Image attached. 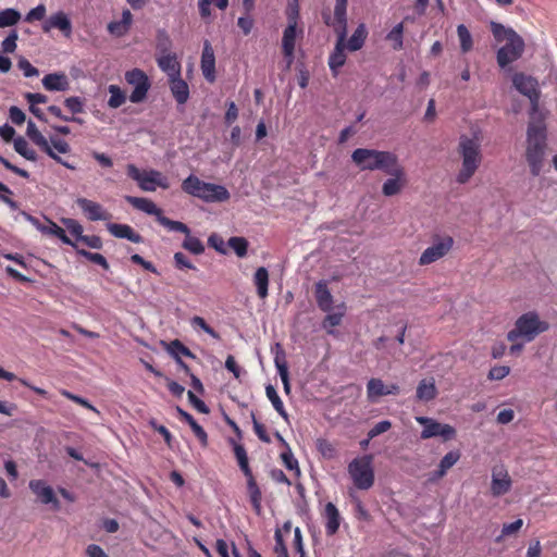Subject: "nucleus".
Here are the masks:
<instances>
[{
	"mask_svg": "<svg viewBox=\"0 0 557 557\" xmlns=\"http://www.w3.org/2000/svg\"><path fill=\"white\" fill-rule=\"evenodd\" d=\"M347 2L348 0H335L333 17L324 15L325 23L331 26L336 36V44L329 57V66L334 76L346 62V35H347Z\"/></svg>",
	"mask_w": 557,
	"mask_h": 557,
	"instance_id": "1",
	"label": "nucleus"
},
{
	"mask_svg": "<svg viewBox=\"0 0 557 557\" xmlns=\"http://www.w3.org/2000/svg\"><path fill=\"white\" fill-rule=\"evenodd\" d=\"M481 139L479 133H473L471 136L461 135L459 138L458 152L461 157V168L456 177L459 184L468 183L481 164Z\"/></svg>",
	"mask_w": 557,
	"mask_h": 557,
	"instance_id": "2",
	"label": "nucleus"
},
{
	"mask_svg": "<svg viewBox=\"0 0 557 557\" xmlns=\"http://www.w3.org/2000/svg\"><path fill=\"white\" fill-rule=\"evenodd\" d=\"M492 33L498 42L506 44L497 51V63L504 69L521 58L524 51V40L512 28L492 22Z\"/></svg>",
	"mask_w": 557,
	"mask_h": 557,
	"instance_id": "3",
	"label": "nucleus"
},
{
	"mask_svg": "<svg viewBox=\"0 0 557 557\" xmlns=\"http://www.w3.org/2000/svg\"><path fill=\"white\" fill-rule=\"evenodd\" d=\"M545 148V126L541 120H536V116L532 114L527 133L525 156L533 175H539L542 170Z\"/></svg>",
	"mask_w": 557,
	"mask_h": 557,
	"instance_id": "4",
	"label": "nucleus"
},
{
	"mask_svg": "<svg viewBox=\"0 0 557 557\" xmlns=\"http://www.w3.org/2000/svg\"><path fill=\"white\" fill-rule=\"evenodd\" d=\"M397 159L394 152L370 148H358L351 153V160L360 171L385 172Z\"/></svg>",
	"mask_w": 557,
	"mask_h": 557,
	"instance_id": "5",
	"label": "nucleus"
},
{
	"mask_svg": "<svg viewBox=\"0 0 557 557\" xmlns=\"http://www.w3.org/2000/svg\"><path fill=\"white\" fill-rule=\"evenodd\" d=\"M182 188L185 193L206 202H222L230 199V193L224 186L203 182L195 175L185 178Z\"/></svg>",
	"mask_w": 557,
	"mask_h": 557,
	"instance_id": "6",
	"label": "nucleus"
},
{
	"mask_svg": "<svg viewBox=\"0 0 557 557\" xmlns=\"http://www.w3.org/2000/svg\"><path fill=\"white\" fill-rule=\"evenodd\" d=\"M548 323L540 319L535 312H527L518 318L515 327L508 332L507 338L516 343L518 339L532 342L537 335L548 330Z\"/></svg>",
	"mask_w": 557,
	"mask_h": 557,
	"instance_id": "7",
	"label": "nucleus"
},
{
	"mask_svg": "<svg viewBox=\"0 0 557 557\" xmlns=\"http://www.w3.org/2000/svg\"><path fill=\"white\" fill-rule=\"evenodd\" d=\"M348 474L359 490H369L374 484L372 457L369 455L355 458L348 465Z\"/></svg>",
	"mask_w": 557,
	"mask_h": 557,
	"instance_id": "8",
	"label": "nucleus"
},
{
	"mask_svg": "<svg viewBox=\"0 0 557 557\" xmlns=\"http://www.w3.org/2000/svg\"><path fill=\"white\" fill-rule=\"evenodd\" d=\"M126 170L128 176L136 181L144 191H154L158 187L163 189L170 187L168 177L157 170L140 171L134 164H128Z\"/></svg>",
	"mask_w": 557,
	"mask_h": 557,
	"instance_id": "9",
	"label": "nucleus"
},
{
	"mask_svg": "<svg viewBox=\"0 0 557 557\" xmlns=\"http://www.w3.org/2000/svg\"><path fill=\"white\" fill-rule=\"evenodd\" d=\"M388 175L382 185V194L385 197L399 195L408 185V177L404 165L397 159L385 172Z\"/></svg>",
	"mask_w": 557,
	"mask_h": 557,
	"instance_id": "10",
	"label": "nucleus"
},
{
	"mask_svg": "<svg viewBox=\"0 0 557 557\" xmlns=\"http://www.w3.org/2000/svg\"><path fill=\"white\" fill-rule=\"evenodd\" d=\"M416 421L423 426L420 434L422 440L441 437L444 442H447L456 436V430L450 424L441 423L433 418L422 416L416 417Z\"/></svg>",
	"mask_w": 557,
	"mask_h": 557,
	"instance_id": "11",
	"label": "nucleus"
},
{
	"mask_svg": "<svg viewBox=\"0 0 557 557\" xmlns=\"http://www.w3.org/2000/svg\"><path fill=\"white\" fill-rule=\"evenodd\" d=\"M125 81L134 87L129 100L133 103L143 102L151 86L146 73L139 69H133L125 73Z\"/></svg>",
	"mask_w": 557,
	"mask_h": 557,
	"instance_id": "12",
	"label": "nucleus"
},
{
	"mask_svg": "<svg viewBox=\"0 0 557 557\" xmlns=\"http://www.w3.org/2000/svg\"><path fill=\"white\" fill-rule=\"evenodd\" d=\"M454 239L450 236L436 238L431 246L425 248L419 258L420 265L432 264L444 258L451 250Z\"/></svg>",
	"mask_w": 557,
	"mask_h": 557,
	"instance_id": "13",
	"label": "nucleus"
},
{
	"mask_svg": "<svg viewBox=\"0 0 557 557\" xmlns=\"http://www.w3.org/2000/svg\"><path fill=\"white\" fill-rule=\"evenodd\" d=\"M512 487V479L504 465H496L491 470L490 493L493 497L508 494Z\"/></svg>",
	"mask_w": 557,
	"mask_h": 557,
	"instance_id": "14",
	"label": "nucleus"
},
{
	"mask_svg": "<svg viewBox=\"0 0 557 557\" xmlns=\"http://www.w3.org/2000/svg\"><path fill=\"white\" fill-rule=\"evenodd\" d=\"M512 84L517 90H519L522 95L527 96L532 103V114L536 116L537 114V83L531 76H527L522 73H517L512 76Z\"/></svg>",
	"mask_w": 557,
	"mask_h": 557,
	"instance_id": "15",
	"label": "nucleus"
},
{
	"mask_svg": "<svg viewBox=\"0 0 557 557\" xmlns=\"http://www.w3.org/2000/svg\"><path fill=\"white\" fill-rule=\"evenodd\" d=\"M399 392L397 384H385L381 379L372 377L367 383V397L371 403H376L382 396L398 395Z\"/></svg>",
	"mask_w": 557,
	"mask_h": 557,
	"instance_id": "16",
	"label": "nucleus"
},
{
	"mask_svg": "<svg viewBox=\"0 0 557 557\" xmlns=\"http://www.w3.org/2000/svg\"><path fill=\"white\" fill-rule=\"evenodd\" d=\"M301 35L302 29H298L297 26H295V22L293 21L292 24H287L286 28L283 32L282 49L284 57L287 61V67H289L294 61L296 39L298 36Z\"/></svg>",
	"mask_w": 557,
	"mask_h": 557,
	"instance_id": "17",
	"label": "nucleus"
},
{
	"mask_svg": "<svg viewBox=\"0 0 557 557\" xmlns=\"http://www.w3.org/2000/svg\"><path fill=\"white\" fill-rule=\"evenodd\" d=\"M53 28L59 29L65 37L71 36L72 23L66 13L58 11L50 15L42 24V30L45 33H48Z\"/></svg>",
	"mask_w": 557,
	"mask_h": 557,
	"instance_id": "18",
	"label": "nucleus"
},
{
	"mask_svg": "<svg viewBox=\"0 0 557 557\" xmlns=\"http://www.w3.org/2000/svg\"><path fill=\"white\" fill-rule=\"evenodd\" d=\"M76 203L90 221H107L111 218L110 213L96 201L87 198H77Z\"/></svg>",
	"mask_w": 557,
	"mask_h": 557,
	"instance_id": "19",
	"label": "nucleus"
},
{
	"mask_svg": "<svg viewBox=\"0 0 557 557\" xmlns=\"http://www.w3.org/2000/svg\"><path fill=\"white\" fill-rule=\"evenodd\" d=\"M27 220L42 234L58 237L63 244L75 247V244L66 236L65 231L54 222L47 220L40 223L37 219L28 215Z\"/></svg>",
	"mask_w": 557,
	"mask_h": 557,
	"instance_id": "20",
	"label": "nucleus"
},
{
	"mask_svg": "<svg viewBox=\"0 0 557 557\" xmlns=\"http://www.w3.org/2000/svg\"><path fill=\"white\" fill-rule=\"evenodd\" d=\"M29 488L40 500V503L46 505L52 504L54 508L59 507V502L52 487L44 480H32L29 482Z\"/></svg>",
	"mask_w": 557,
	"mask_h": 557,
	"instance_id": "21",
	"label": "nucleus"
},
{
	"mask_svg": "<svg viewBox=\"0 0 557 557\" xmlns=\"http://www.w3.org/2000/svg\"><path fill=\"white\" fill-rule=\"evenodd\" d=\"M200 67L205 78L213 83L215 81V57L213 48L208 40L203 42Z\"/></svg>",
	"mask_w": 557,
	"mask_h": 557,
	"instance_id": "22",
	"label": "nucleus"
},
{
	"mask_svg": "<svg viewBox=\"0 0 557 557\" xmlns=\"http://www.w3.org/2000/svg\"><path fill=\"white\" fill-rule=\"evenodd\" d=\"M48 147L50 149V153H47L51 159L57 161L58 163L64 165L70 170H74L75 166L64 161L60 154H66L71 151V147L69 143L59 137H50L48 139Z\"/></svg>",
	"mask_w": 557,
	"mask_h": 557,
	"instance_id": "23",
	"label": "nucleus"
},
{
	"mask_svg": "<svg viewBox=\"0 0 557 557\" xmlns=\"http://www.w3.org/2000/svg\"><path fill=\"white\" fill-rule=\"evenodd\" d=\"M460 459L458 450L448 451L440 461L437 469L430 473L429 482L435 483L443 479L449 469H451Z\"/></svg>",
	"mask_w": 557,
	"mask_h": 557,
	"instance_id": "24",
	"label": "nucleus"
},
{
	"mask_svg": "<svg viewBox=\"0 0 557 557\" xmlns=\"http://www.w3.org/2000/svg\"><path fill=\"white\" fill-rule=\"evenodd\" d=\"M346 304L342 301L335 305L332 311H325L326 315L322 321V327L326 331L327 334H335L334 329L342 323V320L346 314Z\"/></svg>",
	"mask_w": 557,
	"mask_h": 557,
	"instance_id": "25",
	"label": "nucleus"
},
{
	"mask_svg": "<svg viewBox=\"0 0 557 557\" xmlns=\"http://www.w3.org/2000/svg\"><path fill=\"white\" fill-rule=\"evenodd\" d=\"M157 62L169 79L181 75V63L174 53L161 54L157 58Z\"/></svg>",
	"mask_w": 557,
	"mask_h": 557,
	"instance_id": "26",
	"label": "nucleus"
},
{
	"mask_svg": "<svg viewBox=\"0 0 557 557\" xmlns=\"http://www.w3.org/2000/svg\"><path fill=\"white\" fill-rule=\"evenodd\" d=\"M314 295H315V300H317L318 307L322 311H332L333 310V308L335 307V305H333V296H332L330 289L327 288V285L325 282L320 281L315 284Z\"/></svg>",
	"mask_w": 557,
	"mask_h": 557,
	"instance_id": "27",
	"label": "nucleus"
},
{
	"mask_svg": "<svg viewBox=\"0 0 557 557\" xmlns=\"http://www.w3.org/2000/svg\"><path fill=\"white\" fill-rule=\"evenodd\" d=\"M323 518L325 520V530L329 535L337 532L341 524V515L333 503H327L324 507Z\"/></svg>",
	"mask_w": 557,
	"mask_h": 557,
	"instance_id": "28",
	"label": "nucleus"
},
{
	"mask_svg": "<svg viewBox=\"0 0 557 557\" xmlns=\"http://www.w3.org/2000/svg\"><path fill=\"white\" fill-rule=\"evenodd\" d=\"M437 396V387L433 377L423 379L418 383L416 397L420 401H431Z\"/></svg>",
	"mask_w": 557,
	"mask_h": 557,
	"instance_id": "29",
	"label": "nucleus"
},
{
	"mask_svg": "<svg viewBox=\"0 0 557 557\" xmlns=\"http://www.w3.org/2000/svg\"><path fill=\"white\" fill-rule=\"evenodd\" d=\"M42 85L49 91H65L70 87V81L63 73H52L42 78Z\"/></svg>",
	"mask_w": 557,
	"mask_h": 557,
	"instance_id": "30",
	"label": "nucleus"
},
{
	"mask_svg": "<svg viewBox=\"0 0 557 557\" xmlns=\"http://www.w3.org/2000/svg\"><path fill=\"white\" fill-rule=\"evenodd\" d=\"M107 228L111 235L117 238H126L132 243H141L143 238L139 234L127 224L108 223Z\"/></svg>",
	"mask_w": 557,
	"mask_h": 557,
	"instance_id": "31",
	"label": "nucleus"
},
{
	"mask_svg": "<svg viewBox=\"0 0 557 557\" xmlns=\"http://www.w3.org/2000/svg\"><path fill=\"white\" fill-rule=\"evenodd\" d=\"M125 200L131 203L134 208L150 214L154 215L157 220L159 221L160 216L162 215L161 209H159L153 201L147 198H140V197H133V196H126Z\"/></svg>",
	"mask_w": 557,
	"mask_h": 557,
	"instance_id": "32",
	"label": "nucleus"
},
{
	"mask_svg": "<svg viewBox=\"0 0 557 557\" xmlns=\"http://www.w3.org/2000/svg\"><path fill=\"white\" fill-rule=\"evenodd\" d=\"M133 22V15L128 9L123 10L121 21H113L108 24V30L115 37L127 34Z\"/></svg>",
	"mask_w": 557,
	"mask_h": 557,
	"instance_id": "33",
	"label": "nucleus"
},
{
	"mask_svg": "<svg viewBox=\"0 0 557 557\" xmlns=\"http://www.w3.org/2000/svg\"><path fill=\"white\" fill-rule=\"evenodd\" d=\"M169 83L171 92L175 100L180 104L186 103L189 98V87L187 83L181 78V75L170 78Z\"/></svg>",
	"mask_w": 557,
	"mask_h": 557,
	"instance_id": "34",
	"label": "nucleus"
},
{
	"mask_svg": "<svg viewBox=\"0 0 557 557\" xmlns=\"http://www.w3.org/2000/svg\"><path fill=\"white\" fill-rule=\"evenodd\" d=\"M367 37H368L367 26L364 23H360L357 26V28L355 29V32L352 33V35L350 36V38L348 40L346 39V48L349 51L360 50L363 47Z\"/></svg>",
	"mask_w": 557,
	"mask_h": 557,
	"instance_id": "35",
	"label": "nucleus"
},
{
	"mask_svg": "<svg viewBox=\"0 0 557 557\" xmlns=\"http://www.w3.org/2000/svg\"><path fill=\"white\" fill-rule=\"evenodd\" d=\"M253 284L257 288V294L259 298H267L269 286V272L264 267H260L256 270L253 274Z\"/></svg>",
	"mask_w": 557,
	"mask_h": 557,
	"instance_id": "36",
	"label": "nucleus"
},
{
	"mask_svg": "<svg viewBox=\"0 0 557 557\" xmlns=\"http://www.w3.org/2000/svg\"><path fill=\"white\" fill-rule=\"evenodd\" d=\"M26 135L28 138L38 146L44 152L50 153V149L48 147V138H46L37 128L36 124L33 121H28Z\"/></svg>",
	"mask_w": 557,
	"mask_h": 557,
	"instance_id": "37",
	"label": "nucleus"
},
{
	"mask_svg": "<svg viewBox=\"0 0 557 557\" xmlns=\"http://www.w3.org/2000/svg\"><path fill=\"white\" fill-rule=\"evenodd\" d=\"M404 23L396 24L386 35L385 39L391 42L394 50H401L404 47Z\"/></svg>",
	"mask_w": 557,
	"mask_h": 557,
	"instance_id": "38",
	"label": "nucleus"
},
{
	"mask_svg": "<svg viewBox=\"0 0 557 557\" xmlns=\"http://www.w3.org/2000/svg\"><path fill=\"white\" fill-rule=\"evenodd\" d=\"M523 524L524 522L522 519H517L510 523H504L499 535L496 537V541L502 542L507 539L516 537Z\"/></svg>",
	"mask_w": 557,
	"mask_h": 557,
	"instance_id": "39",
	"label": "nucleus"
},
{
	"mask_svg": "<svg viewBox=\"0 0 557 557\" xmlns=\"http://www.w3.org/2000/svg\"><path fill=\"white\" fill-rule=\"evenodd\" d=\"M177 413L187 422V424L190 425L191 430L194 431L195 435L198 437V440L206 445L207 444V433L205 430L196 422V420L185 410L177 407L176 408Z\"/></svg>",
	"mask_w": 557,
	"mask_h": 557,
	"instance_id": "40",
	"label": "nucleus"
},
{
	"mask_svg": "<svg viewBox=\"0 0 557 557\" xmlns=\"http://www.w3.org/2000/svg\"><path fill=\"white\" fill-rule=\"evenodd\" d=\"M265 394L269 400L271 401L274 409L277 411V413L285 420L288 421V413L286 412L283 401L280 398L276 389L272 385H268L265 387Z\"/></svg>",
	"mask_w": 557,
	"mask_h": 557,
	"instance_id": "41",
	"label": "nucleus"
},
{
	"mask_svg": "<svg viewBox=\"0 0 557 557\" xmlns=\"http://www.w3.org/2000/svg\"><path fill=\"white\" fill-rule=\"evenodd\" d=\"M108 91L110 94L108 100L109 108L117 109L125 103L126 95L117 85H109Z\"/></svg>",
	"mask_w": 557,
	"mask_h": 557,
	"instance_id": "42",
	"label": "nucleus"
},
{
	"mask_svg": "<svg viewBox=\"0 0 557 557\" xmlns=\"http://www.w3.org/2000/svg\"><path fill=\"white\" fill-rule=\"evenodd\" d=\"M457 36L459 39L461 52L468 53L471 51L473 48V39L469 29L463 24L457 26Z\"/></svg>",
	"mask_w": 557,
	"mask_h": 557,
	"instance_id": "43",
	"label": "nucleus"
},
{
	"mask_svg": "<svg viewBox=\"0 0 557 557\" xmlns=\"http://www.w3.org/2000/svg\"><path fill=\"white\" fill-rule=\"evenodd\" d=\"M14 149L15 151L29 161H35L37 159V154L34 149L28 146V143L23 137H17L14 139Z\"/></svg>",
	"mask_w": 557,
	"mask_h": 557,
	"instance_id": "44",
	"label": "nucleus"
},
{
	"mask_svg": "<svg viewBox=\"0 0 557 557\" xmlns=\"http://www.w3.org/2000/svg\"><path fill=\"white\" fill-rule=\"evenodd\" d=\"M21 13L15 9H5L0 12V27H9L17 24Z\"/></svg>",
	"mask_w": 557,
	"mask_h": 557,
	"instance_id": "45",
	"label": "nucleus"
},
{
	"mask_svg": "<svg viewBox=\"0 0 557 557\" xmlns=\"http://www.w3.org/2000/svg\"><path fill=\"white\" fill-rule=\"evenodd\" d=\"M248 492L252 506L257 512L261 510V492L257 486L252 475L248 476Z\"/></svg>",
	"mask_w": 557,
	"mask_h": 557,
	"instance_id": "46",
	"label": "nucleus"
},
{
	"mask_svg": "<svg viewBox=\"0 0 557 557\" xmlns=\"http://www.w3.org/2000/svg\"><path fill=\"white\" fill-rule=\"evenodd\" d=\"M168 351L180 362L182 363L181 361V357L182 356H185V357H193V354L190 352V350L184 346L180 341L175 339L173 342H171L168 346Z\"/></svg>",
	"mask_w": 557,
	"mask_h": 557,
	"instance_id": "47",
	"label": "nucleus"
},
{
	"mask_svg": "<svg viewBox=\"0 0 557 557\" xmlns=\"http://www.w3.org/2000/svg\"><path fill=\"white\" fill-rule=\"evenodd\" d=\"M183 247L186 250H188L191 253H194V255H200L205 250V246L200 242V239H198L197 237L191 236L190 232L188 233V235H186V237H185V239L183 242Z\"/></svg>",
	"mask_w": 557,
	"mask_h": 557,
	"instance_id": "48",
	"label": "nucleus"
},
{
	"mask_svg": "<svg viewBox=\"0 0 557 557\" xmlns=\"http://www.w3.org/2000/svg\"><path fill=\"white\" fill-rule=\"evenodd\" d=\"M228 246L235 251V253L243 258L247 255L248 242L244 237H231L228 239Z\"/></svg>",
	"mask_w": 557,
	"mask_h": 557,
	"instance_id": "49",
	"label": "nucleus"
},
{
	"mask_svg": "<svg viewBox=\"0 0 557 557\" xmlns=\"http://www.w3.org/2000/svg\"><path fill=\"white\" fill-rule=\"evenodd\" d=\"M271 350L274 355V364L276 370L287 369L286 356L282 345L280 343H275Z\"/></svg>",
	"mask_w": 557,
	"mask_h": 557,
	"instance_id": "50",
	"label": "nucleus"
},
{
	"mask_svg": "<svg viewBox=\"0 0 557 557\" xmlns=\"http://www.w3.org/2000/svg\"><path fill=\"white\" fill-rule=\"evenodd\" d=\"M234 451H235V456L237 458L238 465H239L240 469L244 471L245 475L251 476V471L248 466L247 454H246V450L244 449V447L240 445H236L234 448Z\"/></svg>",
	"mask_w": 557,
	"mask_h": 557,
	"instance_id": "51",
	"label": "nucleus"
},
{
	"mask_svg": "<svg viewBox=\"0 0 557 557\" xmlns=\"http://www.w3.org/2000/svg\"><path fill=\"white\" fill-rule=\"evenodd\" d=\"M159 223L170 231L182 232L185 235H188L189 233V228L184 223L178 221H172L163 215L160 216Z\"/></svg>",
	"mask_w": 557,
	"mask_h": 557,
	"instance_id": "52",
	"label": "nucleus"
},
{
	"mask_svg": "<svg viewBox=\"0 0 557 557\" xmlns=\"http://www.w3.org/2000/svg\"><path fill=\"white\" fill-rule=\"evenodd\" d=\"M315 445H317V449L324 458L331 459L336 454L334 445L331 442H329L327 440L319 438V440H317Z\"/></svg>",
	"mask_w": 557,
	"mask_h": 557,
	"instance_id": "53",
	"label": "nucleus"
},
{
	"mask_svg": "<svg viewBox=\"0 0 557 557\" xmlns=\"http://www.w3.org/2000/svg\"><path fill=\"white\" fill-rule=\"evenodd\" d=\"M190 324L191 326L197 330H202L205 333H207L208 335H210L211 337L215 338V339H219L220 336L219 334L212 329L210 327L207 322L205 321L203 318L201 317H194L191 320H190Z\"/></svg>",
	"mask_w": 557,
	"mask_h": 557,
	"instance_id": "54",
	"label": "nucleus"
},
{
	"mask_svg": "<svg viewBox=\"0 0 557 557\" xmlns=\"http://www.w3.org/2000/svg\"><path fill=\"white\" fill-rule=\"evenodd\" d=\"M61 394L66 397L67 399L96 412L99 414V411L85 398L81 397V396H77L75 394H72L71 392L66 391V389H62L61 391Z\"/></svg>",
	"mask_w": 557,
	"mask_h": 557,
	"instance_id": "55",
	"label": "nucleus"
},
{
	"mask_svg": "<svg viewBox=\"0 0 557 557\" xmlns=\"http://www.w3.org/2000/svg\"><path fill=\"white\" fill-rule=\"evenodd\" d=\"M63 225L66 230L74 235L77 239L83 235V226L74 219H62Z\"/></svg>",
	"mask_w": 557,
	"mask_h": 557,
	"instance_id": "56",
	"label": "nucleus"
},
{
	"mask_svg": "<svg viewBox=\"0 0 557 557\" xmlns=\"http://www.w3.org/2000/svg\"><path fill=\"white\" fill-rule=\"evenodd\" d=\"M78 253L82 255L83 257H85L86 259H88L89 261H91L96 264H99L103 269L109 268V264H108L106 258L100 253L89 252L87 250H78Z\"/></svg>",
	"mask_w": 557,
	"mask_h": 557,
	"instance_id": "57",
	"label": "nucleus"
},
{
	"mask_svg": "<svg viewBox=\"0 0 557 557\" xmlns=\"http://www.w3.org/2000/svg\"><path fill=\"white\" fill-rule=\"evenodd\" d=\"M17 33L15 30L11 32L8 37L1 42V47L3 52L5 53H12L15 51L17 45Z\"/></svg>",
	"mask_w": 557,
	"mask_h": 557,
	"instance_id": "58",
	"label": "nucleus"
},
{
	"mask_svg": "<svg viewBox=\"0 0 557 557\" xmlns=\"http://www.w3.org/2000/svg\"><path fill=\"white\" fill-rule=\"evenodd\" d=\"M46 7L44 4H39L36 8L32 9L25 16V21L32 23L34 21H41L46 15Z\"/></svg>",
	"mask_w": 557,
	"mask_h": 557,
	"instance_id": "59",
	"label": "nucleus"
},
{
	"mask_svg": "<svg viewBox=\"0 0 557 557\" xmlns=\"http://www.w3.org/2000/svg\"><path fill=\"white\" fill-rule=\"evenodd\" d=\"M64 104L72 113H82L84 110V102L79 97H69Z\"/></svg>",
	"mask_w": 557,
	"mask_h": 557,
	"instance_id": "60",
	"label": "nucleus"
},
{
	"mask_svg": "<svg viewBox=\"0 0 557 557\" xmlns=\"http://www.w3.org/2000/svg\"><path fill=\"white\" fill-rule=\"evenodd\" d=\"M12 194V190L7 185L0 182V200L14 210L17 208V206L16 202L10 198Z\"/></svg>",
	"mask_w": 557,
	"mask_h": 557,
	"instance_id": "61",
	"label": "nucleus"
},
{
	"mask_svg": "<svg viewBox=\"0 0 557 557\" xmlns=\"http://www.w3.org/2000/svg\"><path fill=\"white\" fill-rule=\"evenodd\" d=\"M392 428V423L388 420H383L376 423L368 433L369 438H374L377 435L387 432Z\"/></svg>",
	"mask_w": 557,
	"mask_h": 557,
	"instance_id": "62",
	"label": "nucleus"
},
{
	"mask_svg": "<svg viewBox=\"0 0 557 557\" xmlns=\"http://www.w3.org/2000/svg\"><path fill=\"white\" fill-rule=\"evenodd\" d=\"M17 65L23 71L26 77H34L39 75V71L24 58L20 59Z\"/></svg>",
	"mask_w": 557,
	"mask_h": 557,
	"instance_id": "63",
	"label": "nucleus"
},
{
	"mask_svg": "<svg viewBox=\"0 0 557 557\" xmlns=\"http://www.w3.org/2000/svg\"><path fill=\"white\" fill-rule=\"evenodd\" d=\"M510 372V368L507 366H497L490 370L488 377L491 380H503Z\"/></svg>",
	"mask_w": 557,
	"mask_h": 557,
	"instance_id": "64",
	"label": "nucleus"
}]
</instances>
